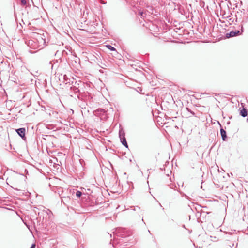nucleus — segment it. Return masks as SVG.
Masks as SVG:
<instances>
[{
  "label": "nucleus",
  "mask_w": 248,
  "mask_h": 248,
  "mask_svg": "<svg viewBox=\"0 0 248 248\" xmlns=\"http://www.w3.org/2000/svg\"><path fill=\"white\" fill-rule=\"evenodd\" d=\"M240 35V31L237 30L235 31H232L230 33H227L226 34V37L227 38L234 37Z\"/></svg>",
  "instance_id": "f257e3e1"
},
{
  "label": "nucleus",
  "mask_w": 248,
  "mask_h": 248,
  "mask_svg": "<svg viewBox=\"0 0 248 248\" xmlns=\"http://www.w3.org/2000/svg\"><path fill=\"white\" fill-rule=\"evenodd\" d=\"M17 133L22 138H24L25 136V129L21 128L16 130Z\"/></svg>",
  "instance_id": "f03ea898"
},
{
  "label": "nucleus",
  "mask_w": 248,
  "mask_h": 248,
  "mask_svg": "<svg viewBox=\"0 0 248 248\" xmlns=\"http://www.w3.org/2000/svg\"><path fill=\"white\" fill-rule=\"evenodd\" d=\"M240 114L243 117H246L248 115L247 111L246 108H243L240 111Z\"/></svg>",
  "instance_id": "7ed1b4c3"
},
{
  "label": "nucleus",
  "mask_w": 248,
  "mask_h": 248,
  "mask_svg": "<svg viewBox=\"0 0 248 248\" xmlns=\"http://www.w3.org/2000/svg\"><path fill=\"white\" fill-rule=\"evenodd\" d=\"M220 133H221V135L222 136V139L223 140H225L226 138V131L224 129H221Z\"/></svg>",
  "instance_id": "20e7f679"
},
{
  "label": "nucleus",
  "mask_w": 248,
  "mask_h": 248,
  "mask_svg": "<svg viewBox=\"0 0 248 248\" xmlns=\"http://www.w3.org/2000/svg\"><path fill=\"white\" fill-rule=\"evenodd\" d=\"M122 144L124 145L126 147H128V145H127V142H126V139L125 137H124L123 139H122Z\"/></svg>",
  "instance_id": "39448f33"
},
{
  "label": "nucleus",
  "mask_w": 248,
  "mask_h": 248,
  "mask_svg": "<svg viewBox=\"0 0 248 248\" xmlns=\"http://www.w3.org/2000/svg\"><path fill=\"white\" fill-rule=\"evenodd\" d=\"M107 47L109 49H110L111 51H115V50H116L115 48L114 47H112L110 45H107Z\"/></svg>",
  "instance_id": "423d86ee"
},
{
  "label": "nucleus",
  "mask_w": 248,
  "mask_h": 248,
  "mask_svg": "<svg viewBox=\"0 0 248 248\" xmlns=\"http://www.w3.org/2000/svg\"><path fill=\"white\" fill-rule=\"evenodd\" d=\"M82 195V192L79 191H78V192H77L76 193V196L78 197H80Z\"/></svg>",
  "instance_id": "0eeeda50"
},
{
  "label": "nucleus",
  "mask_w": 248,
  "mask_h": 248,
  "mask_svg": "<svg viewBox=\"0 0 248 248\" xmlns=\"http://www.w3.org/2000/svg\"><path fill=\"white\" fill-rule=\"evenodd\" d=\"M21 5L25 6L27 4V1L25 0H22L21 1Z\"/></svg>",
  "instance_id": "6e6552de"
},
{
  "label": "nucleus",
  "mask_w": 248,
  "mask_h": 248,
  "mask_svg": "<svg viewBox=\"0 0 248 248\" xmlns=\"http://www.w3.org/2000/svg\"><path fill=\"white\" fill-rule=\"evenodd\" d=\"M139 14L142 16H143V12H139Z\"/></svg>",
  "instance_id": "1a4fd4ad"
},
{
  "label": "nucleus",
  "mask_w": 248,
  "mask_h": 248,
  "mask_svg": "<svg viewBox=\"0 0 248 248\" xmlns=\"http://www.w3.org/2000/svg\"><path fill=\"white\" fill-rule=\"evenodd\" d=\"M35 245L32 244L30 248H35Z\"/></svg>",
  "instance_id": "9d476101"
}]
</instances>
